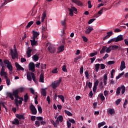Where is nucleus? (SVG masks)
Here are the masks:
<instances>
[{
	"label": "nucleus",
	"instance_id": "obj_1",
	"mask_svg": "<svg viewBox=\"0 0 128 128\" xmlns=\"http://www.w3.org/2000/svg\"><path fill=\"white\" fill-rule=\"evenodd\" d=\"M18 90L16 89L13 90L12 93L8 92H7L6 94L8 96H9L12 100H14V96L15 98H18Z\"/></svg>",
	"mask_w": 128,
	"mask_h": 128
},
{
	"label": "nucleus",
	"instance_id": "obj_2",
	"mask_svg": "<svg viewBox=\"0 0 128 128\" xmlns=\"http://www.w3.org/2000/svg\"><path fill=\"white\" fill-rule=\"evenodd\" d=\"M60 82H62V79H59L54 81V82L52 84V89L56 90L58 86H60Z\"/></svg>",
	"mask_w": 128,
	"mask_h": 128
},
{
	"label": "nucleus",
	"instance_id": "obj_3",
	"mask_svg": "<svg viewBox=\"0 0 128 128\" xmlns=\"http://www.w3.org/2000/svg\"><path fill=\"white\" fill-rule=\"evenodd\" d=\"M27 80H28L30 82H32V76H34V78L36 76H34V73L32 72H27Z\"/></svg>",
	"mask_w": 128,
	"mask_h": 128
},
{
	"label": "nucleus",
	"instance_id": "obj_4",
	"mask_svg": "<svg viewBox=\"0 0 128 128\" xmlns=\"http://www.w3.org/2000/svg\"><path fill=\"white\" fill-rule=\"evenodd\" d=\"M30 110L32 112V114H36V112H38V111L36 110V106L32 104H30Z\"/></svg>",
	"mask_w": 128,
	"mask_h": 128
},
{
	"label": "nucleus",
	"instance_id": "obj_5",
	"mask_svg": "<svg viewBox=\"0 0 128 128\" xmlns=\"http://www.w3.org/2000/svg\"><path fill=\"white\" fill-rule=\"evenodd\" d=\"M48 52L51 54H54L56 52V48L52 45H50L49 46H48Z\"/></svg>",
	"mask_w": 128,
	"mask_h": 128
},
{
	"label": "nucleus",
	"instance_id": "obj_6",
	"mask_svg": "<svg viewBox=\"0 0 128 128\" xmlns=\"http://www.w3.org/2000/svg\"><path fill=\"white\" fill-rule=\"evenodd\" d=\"M29 70H32V72H34L36 71L34 63L30 62L29 64Z\"/></svg>",
	"mask_w": 128,
	"mask_h": 128
},
{
	"label": "nucleus",
	"instance_id": "obj_7",
	"mask_svg": "<svg viewBox=\"0 0 128 128\" xmlns=\"http://www.w3.org/2000/svg\"><path fill=\"white\" fill-rule=\"evenodd\" d=\"M10 54L12 56V60H16V58H18V52H14V50H12V49L10 50Z\"/></svg>",
	"mask_w": 128,
	"mask_h": 128
},
{
	"label": "nucleus",
	"instance_id": "obj_8",
	"mask_svg": "<svg viewBox=\"0 0 128 128\" xmlns=\"http://www.w3.org/2000/svg\"><path fill=\"white\" fill-rule=\"evenodd\" d=\"M114 34V32L112 31H110L109 32H108L106 33V36L103 38V40H108V38H110Z\"/></svg>",
	"mask_w": 128,
	"mask_h": 128
},
{
	"label": "nucleus",
	"instance_id": "obj_9",
	"mask_svg": "<svg viewBox=\"0 0 128 128\" xmlns=\"http://www.w3.org/2000/svg\"><path fill=\"white\" fill-rule=\"evenodd\" d=\"M62 120H64V118L62 117V116H60L58 117L56 122L57 124H60V122H62Z\"/></svg>",
	"mask_w": 128,
	"mask_h": 128
},
{
	"label": "nucleus",
	"instance_id": "obj_10",
	"mask_svg": "<svg viewBox=\"0 0 128 128\" xmlns=\"http://www.w3.org/2000/svg\"><path fill=\"white\" fill-rule=\"evenodd\" d=\"M86 30L85 31V32L86 34H88L92 32V30H94V28L90 27V26L86 27Z\"/></svg>",
	"mask_w": 128,
	"mask_h": 128
},
{
	"label": "nucleus",
	"instance_id": "obj_11",
	"mask_svg": "<svg viewBox=\"0 0 128 128\" xmlns=\"http://www.w3.org/2000/svg\"><path fill=\"white\" fill-rule=\"evenodd\" d=\"M72 1L78 6H82V2L80 0H72Z\"/></svg>",
	"mask_w": 128,
	"mask_h": 128
},
{
	"label": "nucleus",
	"instance_id": "obj_12",
	"mask_svg": "<svg viewBox=\"0 0 128 128\" xmlns=\"http://www.w3.org/2000/svg\"><path fill=\"white\" fill-rule=\"evenodd\" d=\"M116 38V42H120L121 40H124V37L123 36L120 34Z\"/></svg>",
	"mask_w": 128,
	"mask_h": 128
},
{
	"label": "nucleus",
	"instance_id": "obj_13",
	"mask_svg": "<svg viewBox=\"0 0 128 128\" xmlns=\"http://www.w3.org/2000/svg\"><path fill=\"white\" fill-rule=\"evenodd\" d=\"M15 64H16V66L17 68V70H24V68H22V66L20 65V64H18V63L16 62Z\"/></svg>",
	"mask_w": 128,
	"mask_h": 128
},
{
	"label": "nucleus",
	"instance_id": "obj_14",
	"mask_svg": "<svg viewBox=\"0 0 128 128\" xmlns=\"http://www.w3.org/2000/svg\"><path fill=\"white\" fill-rule=\"evenodd\" d=\"M124 68H126V62L124 61H122L120 64V70L122 72Z\"/></svg>",
	"mask_w": 128,
	"mask_h": 128
},
{
	"label": "nucleus",
	"instance_id": "obj_15",
	"mask_svg": "<svg viewBox=\"0 0 128 128\" xmlns=\"http://www.w3.org/2000/svg\"><path fill=\"white\" fill-rule=\"evenodd\" d=\"M44 74H41L40 76V79H39L40 82H44Z\"/></svg>",
	"mask_w": 128,
	"mask_h": 128
},
{
	"label": "nucleus",
	"instance_id": "obj_16",
	"mask_svg": "<svg viewBox=\"0 0 128 128\" xmlns=\"http://www.w3.org/2000/svg\"><path fill=\"white\" fill-rule=\"evenodd\" d=\"M40 54H36L34 56H32V58L34 62H38V56Z\"/></svg>",
	"mask_w": 128,
	"mask_h": 128
},
{
	"label": "nucleus",
	"instance_id": "obj_17",
	"mask_svg": "<svg viewBox=\"0 0 128 128\" xmlns=\"http://www.w3.org/2000/svg\"><path fill=\"white\" fill-rule=\"evenodd\" d=\"M108 80V74H105L104 76V86H106V81Z\"/></svg>",
	"mask_w": 128,
	"mask_h": 128
},
{
	"label": "nucleus",
	"instance_id": "obj_18",
	"mask_svg": "<svg viewBox=\"0 0 128 128\" xmlns=\"http://www.w3.org/2000/svg\"><path fill=\"white\" fill-rule=\"evenodd\" d=\"M108 48L106 46H103L102 50L100 51V54H104L106 52V50Z\"/></svg>",
	"mask_w": 128,
	"mask_h": 128
},
{
	"label": "nucleus",
	"instance_id": "obj_19",
	"mask_svg": "<svg viewBox=\"0 0 128 128\" xmlns=\"http://www.w3.org/2000/svg\"><path fill=\"white\" fill-rule=\"evenodd\" d=\"M30 42H31V46H34L38 45V41H32V40H30Z\"/></svg>",
	"mask_w": 128,
	"mask_h": 128
},
{
	"label": "nucleus",
	"instance_id": "obj_20",
	"mask_svg": "<svg viewBox=\"0 0 128 128\" xmlns=\"http://www.w3.org/2000/svg\"><path fill=\"white\" fill-rule=\"evenodd\" d=\"M32 49H29L27 50L26 52V54H27V56L28 58H30L32 56Z\"/></svg>",
	"mask_w": 128,
	"mask_h": 128
},
{
	"label": "nucleus",
	"instance_id": "obj_21",
	"mask_svg": "<svg viewBox=\"0 0 128 128\" xmlns=\"http://www.w3.org/2000/svg\"><path fill=\"white\" fill-rule=\"evenodd\" d=\"M16 117L19 120H24V115L16 114Z\"/></svg>",
	"mask_w": 128,
	"mask_h": 128
},
{
	"label": "nucleus",
	"instance_id": "obj_22",
	"mask_svg": "<svg viewBox=\"0 0 128 128\" xmlns=\"http://www.w3.org/2000/svg\"><path fill=\"white\" fill-rule=\"evenodd\" d=\"M41 94L43 96H46V89H42Z\"/></svg>",
	"mask_w": 128,
	"mask_h": 128
},
{
	"label": "nucleus",
	"instance_id": "obj_23",
	"mask_svg": "<svg viewBox=\"0 0 128 128\" xmlns=\"http://www.w3.org/2000/svg\"><path fill=\"white\" fill-rule=\"evenodd\" d=\"M100 64H97L94 65L96 72H98V70H100Z\"/></svg>",
	"mask_w": 128,
	"mask_h": 128
},
{
	"label": "nucleus",
	"instance_id": "obj_24",
	"mask_svg": "<svg viewBox=\"0 0 128 128\" xmlns=\"http://www.w3.org/2000/svg\"><path fill=\"white\" fill-rule=\"evenodd\" d=\"M7 68L10 72H12V63L8 64V65H7Z\"/></svg>",
	"mask_w": 128,
	"mask_h": 128
},
{
	"label": "nucleus",
	"instance_id": "obj_25",
	"mask_svg": "<svg viewBox=\"0 0 128 128\" xmlns=\"http://www.w3.org/2000/svg\"><path fill=\"white\" fill-rule=\"evenodd\" d=\"M12 124L18 125L20 124V121L18 119H15L14 121L12 122Z\"/></svg>",
	"mask_w": 128,
	"mask_h": 128
},
{
	"label": "nucleus",
	"instance_id": "obj_26",
	"mask_svg": "<svg viewBox=\"0 0 128 128\" xmlns=\"http://www.w3.org/2000/svg\"><path fill=\"white\" fill-rule=\"evenodd\" d=\"M99 98L102 102H104V100H106V98H104V94H99Z\"/></svg>",
	"mask_w": 128,
	"mask_h": 128
},
{
	"label": "nucleus",
	"instance_id": "obj_27",
	"mask_svg": "<svg viewBox=\"0 0 128 128\" xmlns=\"http://www.w3.org/2000/svg\"><path fill=\"white\" fill-rule=\"evenodd\" d=\"M58 50L60 52H62L63 50H64V45L61 46L58 48Z\"/></svg>",
	"mask_w": 128,
	"mask_h": 128
},
{
	"label": "nucleus",
	"instance_id": "obj_28",
	"mask_svg": "<svg viewBox=\"0 0 128 128\" xmlns=\"http://www.w3.org/2000/svg\"><path fill=\"white\" fill-rule=\"evenodd\" d=\"M64 112L67 116H72V114L70 112V111L67 110H64Z\"/></svg>",
	"mask_w": 128,
	"mask_h": 128
},
{
	"label": "nucleus",
	"instance_id": "obj_29",
	"mask_svg": "<svg viewBox=\"0 0 128 128\" xmlns=\"http://www.w3.org/2000/svg\"><path fill=\"white\" fill-rule=\"evenodd\" d=\"M28 100V93H26V94L24 96V102H27Z\"/></svg>",
	"mask_w": 128,
	"mask_h": 128
},
{
	"label": "nucleus",
	"instance_id": "obj_30",
	"mask_svg": "<svg viewBox=\"0 0 128 128\" xmlns=\"http://www.w3.org/2000/svg\"><path fill=\"white\" fill-rule=\"evenodd\" d=\"M32 34L34 36H35L36 38H38V35L40 34V32H35L34 30L32 31Z\"/></svg>",
	"mask_w": 128,
	"mask_h": 128
},
{
	"label": "nucleus",
	"instance_id": "obj_31",
	"mask_svg": "<svg viewBox=\"0 0 128 128\" xmlns=\"http://www.w3.org/2000/svg\"><path fill=\"white\" fill-rule=\"evenodd\" d=\"M33 24H34V21H30L28 24L27 26H26V28H30V26H32Z\"/></svg>",
	"mask_w": 128,
	"mask_h": 128
},
{
	"label": "nucleus",
	"instance_id": "obj_32",
	"mask_svg": "<svg viewBox=\"0 0 128 128\" xmlns=\"http://www.w3.org/2000/svg\"><path fill=\"white\" fill-rule=\"evenodd\" d=\"M122 90V88L120 87H118L116 89V94L117 96H120V90Z\"/></svg>",
	"mask_w": 128,
	"mask_h": 128
},
{
	"label": "nucleus",
	"instance_id": "obj_33",
	"mask_svg": "<svg viewBox=\"0 0 128 128\" xmlns=\"http://www.w3.org/2000/svg\"><path fill=\"white\" fill-rule=\"evenodd\" d=\"M121 89H122V94H124L126 92V86H121Z\"/></svg>",
	"mask_w": 128,
	"mask_h": 128
},
{
	"label": "nucleus",
	"instance_id": "obj_34",
	"mask_svg": "<svg viewBox=\"0 0 128 128\" xmlns=\"http://www.w3.org/2000/svg\"><path fill=\"white\" fill-rule=\"evenodd\" d=\"M112 50H118V46L113 45L111 46Z\"/></svg>",
	"mask_w": 128,
	"mask_h": 128
},
{
	"label": "nucleus",
	"instance_id": "obj_35",
	"mask_svg": "<svg viewBox=\"0 0 128 128\" xmlns=\"http://www.w3.org/2000/svg\"><path fill=\"white\" fill-rule=\"evenodd\" d=\"M124 74V72H122L121 74H120L118 76L116 77V80H118L120 78V77Z\"/></svg>",
	"mask_w": 128,
	"mask_h": 128
},
{
	"label": "nucleus",
	"instance_id": "obj_36",
	"mask_svg": "<svg viewBox=\"0 0 128 128\" xmlns=\"http://www.w3.org/2000/svg\"><path fill=\"white\" fill-rule=\"evenodd\" d=\"M58 97L61 99L62 102H64V97L62 95H58Z\"/></svg>",
	"mask_w": 128,
	"mask_h": 128
},
{
	"label": "nucleus",
	"instance_id": "obj_37",
	"mask_svg": "<svg viewBox=\"0 0 128 128\" xmlns=\"http://www.w3.org/2000/svg\"><path fill=\"white\" fill-rule=\"evenodd\" d=\"M106 124V122H100L98 124V128H100L102 126H104Z\"/></svg>",
	"mask_w": 128,
	"mask_h": 128
},
{
	"label": "nucleus",
	"instance_id": "obj_38",
	"mask_svg": "<svg viewBox=\"0 0 128 128\" xmlns=\"http://www.w3.org/2000/svg\"><path fill=\"white\" fill-rule=\"evenodd\" d=\"M38 112L40 114H42V107L39 105H38Z\"/></svg>",
	"mask_w": 128,
	"mask_h": 128
},
{
	"label": "nucleus",
	"instance_id": "obj_39",
	"mask_svg": "<svg viewBox=\"0 0 128 128\" xmlns=\"http://www.w3.org/2000/svg\"><path fill=\"white\" fill-rule=\"evenodd\" d=\"M66 19H64V20L61 22L62 25L63 26H64V28L66 26Z\"/></svg>",
	"mask_w": 128,
	"mask_h": 128
},
{
	"label": "nucleus",
	"instance_id": "obj_40",
	"mask_svg": "<svg viewBox=\"0 0 128 128\" xmlns=\"http://www.w3.org/2000/svg\"><path fill=\"white\" fill-rule=\"evenodd\" d=\"M116 42V38H112L110 40H109L108 42V44H110L111 42Z\"/></svg>",
	"mask_w": 128,
	"mask_h": 128
},
{
	"label": "nucleus",
	"instance_id": "obj_41",
	"mask_svg": "<svg viewBox=\"0 0 128 128\" xmlns=\"http://www.w3.org/2000/svg\"><path fill=\"white\" fill-rule=\"evenodd\" d=\"M98 86L100 90H102V88H104L102 81H101L100 82Z\"/></svg>",
	"mask_w": 128,
	"mask_h": 128
},
{
	"label": "nucleus",
	"instance_id": "obj_42",
	"mask_svg": "<svg viewBox=\"0 0 128 128\" xmlns=\"http://www.w3.org/2000/svg\"><path fill=\"white\" fill-rule=\"evenodd\" d=\"M62 70L66 72H68V70L66 69V65H64L62 66Z\"/></svg>",
	"mask_w": 128,
	"mask_h": 128
},
{
	"label": "nucleus",
	"instance_id": "obj_43",
	"mask_svg": "<svg viewBox=\"0 0 128 128\" xmlns=\"http://www.w3.org/2000/svg\"><path fill=\"white\" fill-rule=\"evenodd\" d=\"M68 10L70 12V16H74V12L72 10L70 9V8H68Z\"/></svg>",
	"mask_w": 128,
	"mask_h": 128
},
{
	"label": "nucleus",
	"instance_id": "obj_44",
	"mask_svg": "<svg viewBox=\"0 0 128 128\" xmlns=\"http://www.w3.org/2000/svg\"><path fill=\"white\" fill-rule=\"evenodd\" d=\"M32 80L36 84H38V81L36 80V76L34 77V76H32Z\"/></svg>",
	"mask_w": 128,
	"mask_h": 128
},
{
	"label": "nucleus",
	"instance_id": "obj_45",
	"mask_svg": "<svg viewBox=\"0 0 128 128\" xmlns=\"http://www.w3.org/2000/svg\"><path fill=\"white\" fill-rule=\"evenodd\" d=\"M51 122L53 124V126H54V128H58V124H56V122H54V120H52Z\"/></svg>",
	"mask_w": 128,
	"mask_h": 128
},
{
	"label": "nucleus",
	"instance_id": "obj_46",
	"mask_svg": "<svg viewBox=\"0 0 128 128\" xmlns=\"http://www.w3.org/2000/svg\"><path fill=\"white\" fill-rule=\"evenodd\" d=\"M112 48V46H110L108 48H107L106 50V52L107 54H110V52H112V49L110 48Z\"/></svg>",
	"mask_w": 128,
	"mask_h": 128
},
{
	"label": "nucleus",
	"instance_id": "obj_47",
	"mask_svg": "<svg viewBox=\"0 0 128 128\" xmlns=\"http://www.w3.org/2000/svg\"><path fill=\"white\" fill-rule=\"evenodd\" d=\"M88 8H92V2H90V0H88Z\"/></svg>",
	"mask_w": 128,
	"mask_h": 128
},
{
	"label": "nucleus",
	"instance_id": "obj_48",
	"mask_svg": "<svg viewBox=\"0 0 128 128\" xmlns=\"http://www.w3.org/2000/svg\"><path fill=\"white\" fill-rule=\"evenodd\" d=\"M108 112H109V114H115L114 110L112 109L109 110Z\"/></svg>",
	"mask_w": 128,
	"mask_h": 128
},
{
	"label": "nucleus",
	"instance_id": "obj_49",
	"mask_svg": "<svg viewBox=\"0 0 128 128\" xmlns=\"http://www.w3.org/2000/svg\"><path fill=\"white\" fill-rule=\"evenodd\" d=\"M18 90V92H23L24 90V87H21L18 89H17Z\"/></svg>",
	"mask_w": 128,
	"mask_h": 128
},
{
	"label": "nucleus",
	"instance_id": "obj_50",
	"mask_svg": "<svg viewBox=\"0 0 128 128\" xmlns=\"http://www.w3.org/2000/svg\"><path fill=\"white\" fill-rule=\"evenodd\" d=\"M98 54V52L90 53V56H91V58H92V56H96Z\"/></svg>",
	"mask_w": 128,
	"mask_h": 128
},
{
	"label": "nucleus",
	"instance_id": "obj_51",
	"mask_svg": "<svg viewBox=\"0 0 128 128\" xmlns=\"http://www.w3.org/2000/svg\"><path fill=\"white\" fill-rule=\"evenodd\" d=\"M4 64H7V66H8V64H10L11 63L10 62V60H4Z\"/></svg>",
	"mask_w": 128,
	"mask_h": 128
},
{
	"label": "nucleus",
	"instance_id": "obj_52",
	"mask_svg": "<svg viewBox=\"0 0 128 128\" xmlns=\"http://www.w3.org/2000/svg\"><path fill=\"white\" fill-rule=\"evenodd\" d=\"M115 63H116V62L114 60H110L108 62V64L109 66H110V64H114Z\"/></svg>",
	"mask_w": 128,
	"mask_h": 128
},
{
	"label": "nucleus",
	"instance_id": "obj_53",
	"mask_svg": "<svg viewBox=\"0 0 128 128\" xmlns=\"http://www.w3.org/2000/svg\"><path fill=\"white\" fill-rule=\"evenodd\" d=\"M82 38L83 39L84 42H88V38H86V37L84 36H82Z\"/></svg>",
	"mask_w": 128,
	"mask_h": 128
},
{
	"label": "nucleus",
	"instance_id": "obj_54",
	"mask_svg": "<svg viewBox=\"0 0 128 128\" xmlns=\"http://www.w3.org/2000/svg\"><path fill=\"white\" fill-rule=\"evenodd\" d=\"M70 10H72V12H78V9L76 8L75 7L71 6V8H70Z\"/></svg>",
	"mask_w": 128,
	"mask_h": 128
},
{
	"label": "nucleus",
	"instance_id": "obj_55",
	"mask_svg": "<svg viewBox=\"0 0 128 128\" xmlns=\"http://www.w3.org/2000/svg\"><path fill=\"white\" fill-rule=\"evenodd\" d=\"M96 18H93V19H90L88 22V24H92V22H94V20H96Z\"/></svg>",
	"mask_w": 128,
	"mask_h": 128
},
{
	"label": "nucleus",
	"instance_id": "obj_56",
	"mask_svg": "<svg viewBox=\"0 0 128 128\" xmlns=\"http://www.w3.org/2000/svg\"><path fill=\"white\" fill-rule=\"evenodd\" d=\"M6 84H7V86H10V78L7 79L6 80Z\"/></svg>",
	"mask_w": 128,
	"mask_h": 128
},
{
	"label": "nucleus",
	"instance_id": "obj_57",
	"mask_svg": "<svg viewBox=\"0 0 128 128\" xmlns=\"http://www.w3.org/2000/svg\"><path fill=\"white\" fill-rule=\"evenodd\" d=\"M100 70H104L106 68V66L104 64H100Z\"/></svg>",
	"mask_w": 128,
	"mask_h": 128
},
{
	"label": "nucleus",
	"instance_id": "obj_58",
	"mask_svg": "<svg viewBox=\"0 0 128 128\" xmlns=\"http://www.w3.org/2000/svg\"><path fill=\"white\" fill-rule=\"evenodd\" d=\"M83 73H84V66H82L80 68V74H82Z\"/></svg>",
	"mask_w": 128,
	"mask_h": 128
},
{
	"label": "nucleus",
	"instance_id": "obj_59",
	"mask_svg": "<svg viewBox=\"0 0 128 128\" xmlns=\"http://www.w3.org/2000/svg\"><path fill=\"white\" fill-rule=\"evenodd\" d=\"M35 126H40V123L38 120H36L35 122Z\"/></svg>",
	"mask_w": 128,
	"mask_h": 128
},
{
	"label": "nucleus",
	"instance_id": "obj_60",
	"mask_svg": "<svg viewBox=\"0 0 128 128\" xmlns=\"http://www.w3.org/2000/svg\"><path fill=\"white\" fill-rule=\"evenodd\" d=\"M36 120H44V118L42 116H37Z\"/></svg>",
	"mask_w": 128,
	"mask_h": 128
},
{
	"label": "nucleus",
	"instance_id": "obj_61",
	"mask_svg": "<svg viewBox=\"0 0 128 128\" xmlns=\"http://www.w3.org/2000/svg\"><path fill=\"white\" fill-rule=\"evenodd\" d=\"M100 82V81L98 80H96L95 82L94 83V86H98V84Z\"/></svg>",
	"mask_w": 128,
	"mask_h": 128
},
{
	"label": "nucleus",
	"instance_id": "obj_62",
	"mask_svg": "<svg viewBox=\"0 0 128 128\" xmlns=\"http://www.w3.org/2000/svg\"><path fill=\"white\" fill-rule=\"evenodd\" d=\"M120 102V99H118L116 102V106H118Z\"/></svg>",
	"mask_w": 128,
	"mask_h": 128
},
{
	"label": "nucleus",
	"instance_id": "obj_63",
	"mask_svg": "<svg viewBox=\"0 0 128 128\" xmlns=\"http://www.w3.org/2000/svg\"><path fill=\"white\" fill-rule=\"evenodd\" d=\"M69 122H72V124H76V121L72 118L69 119Z\"/></svg>",
	"mask_w": 128,
	"mask_h": 128
},
{
	"label": "nucleus",
	"instance_id": "obj_64",
	"mask_svg": "<svg viewBox=\"0 0 128 128\" xmlns=\"http://www.w3.org/2000/svg\"><path fill=\"white\" fill-rule=\"evenodd\" d=\"M90 60H91V64H94V60H96V57H93L92 58H90Z\"/></svg>",
	"mask_w": 128,
	"mask_h": 128
}]
</instances>
